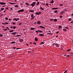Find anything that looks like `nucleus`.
<instances>
[{"label":"nucleus","instance_id":"obj_1","mask_svg":"<svg viewBox=\"0 0 73 73\" xmlns=\"http://www.w3.org/2000/svg\"><path fill=\"white\" fill-rule=\"evenodd\" d=\"M36 2H33L32 4H30V5L33 7L35 6V5L36 4Z\"/></svg>","mask_w":73,"mask_h":73},{"label":"nucleus","instance_id":"obj_2","mask_svg":"<svg viewBox=\"0 0 73 73\" xmlns=\"http://www.w3.org/2000/svg\"><path fill=\"white\" fill-rule=\"evenodd\" d=\"M35 14V15H40L41 14V12L40 11L38 12H36Z\"/></svg>","mask_w":73,"mask_h":73},{"label":"nucleus","instance_id":"obj_3","mask_svg":"<svg viewBox=\"0 0 73 73\" xmlns=\"http://www.w3.org/2000/svg\"><path fill=\"white\" fill-rule=\"evenodd\" d=\"M24 10H23V9H21V10H19L18 11V13H20V12H24Z\"/></svg>","mask_w":73,"mask_h":73},{"label":"nucleus","instance_id":"obj_4","mask_svg":"<svg viewBox=\"0 0 73 73\" xmlns=\"http://www.w3.org/2000/svg\"><path fill=\"white\" fill-rule=\"evenodd\" d=\"M0 4H1V5H5V4H6L5 3L0 2Z\"/></svg>","mask_w":73,"mask_h":73},{"label":"nucleus","instance_id":"obj_5","mask_svg":"<svg viewBox=\"0 0 73 73\" xmlns=\"http://www.w3.org/2000/svg\"><path fill=\"white\" fill-rule=\"evenodd\" d=\"M39 28H43L44 29H45V28L44 27V26H39Z\"/></svg>","mask_w":73,"mask_h":73},{"label":"nucleus","instance_id":"obj_6","mask_svg":"<svg viewBox=\"0 0 73 73\" xmlns=\"http://www.w3.org/2000/svg\"><path fill=\"white\" fill-rule=\"evenodd\" d=\"M19 41L20 42H23V39H21L19 40Z\"/></svg>","mask_w":73,"mask_h":73},{"label":"nucleus","instance_id":"obj_7","mask_svg":"<svg viewBox=\"0 0 73 73\" xmlns=\"http://www.w3.org/2000/svg\"><path fill=\"white\" fill-rule=\"evenodd\" d=\"M30 12H32V13H33V12H35V11L34 10H31L29 11Z\"/></svg>","mask_w":73,"mask_h":73},{"label":"nucleus","instance_id":"obj_8","mask_svg":"<svg viewBox=\"0 0 73 73\" xmlns=\"http://www.w3.org/2000/svg\"><path fill=\"white\" fill-rule=\"evenodd\" d=\"M35 41H38V39H37V37H36L35 38Z\"/></svg>","mask_w":73,"mask_h":73},{"label":"nucleus","instance_id":"obj_9","mask_svg":"<svg viewBox=\"0 0 73 73\" xmlns=\"http://www.w3.org/2000/svg\"><path fill=\"white\" fill-rule=\"evenodd\" d=\"M54 44L55 45H56V46L57 47H58V44H55V43H54Z\"/></svg>","mask_w":73,"mask_h":73},{"label":"nucleus","instance_id":"obj_10","mask_svg":"<svg viewBox=\"0 0 73 73\" xmlns=\"http://www.w3.org/2000/svg\"><path fill=\"white\" fill-rule=\"evenodd\" d=\"M17 33V32H15L14 33H11V35H15Z\"/></svg>","mask_w":73,"mask_h":73},{"label":"nucleus","instance_id":"obj_11","mask_svg":"<svg viewBox=\"0 0 73 73\" xmlns=\"http://www.w3.org/2000/svg\"><path fill=\"white\" fill-rule=\"evenodd\" d=\"M39 36H44V33L42 34H39Z\"/></svg>","mask_w":73,"mask_h":73},{"label":"nucleus","instance_id":"obj_12","mask_svg":"<svg viewBox=\"0 0 73 73\" xmlns=\"http://www.w3.org/2000/svg\"><path fill=\"white\" fill-rule=\"evenodd\" d=\"M50 4H52V3H54V1L53 0H52V1L50 2Z\"/></svg>","mask_w":73,"mask_h":73},{"label":"nucleus","instance_id":"obj_13","mask_svg":"<svg viewBox=\"0 0 73 73\" xmlns=\"http://www.w3.org/2000/svg\"><path fill=\"white\" fill-rule=\"evenodd\" d=\"M30 29H31V30H34V29H36L33 28H31Z\"/></svg>","mask_w":73,"mask_h":73},{"label":"nucleus","instance_id":"obj_14","mask_svg":"<svg viewBox=\"0 0 73 73\" xmlns=\"http://www.w3.org/2000/svg\"><path fill=\"white\" fill-rule=\"evenodd\" d=\"M40 9H41V10H44V9L43 8H42V7H40Z\"/></svg>","mask_w":73,"mask_h":73},{"label":"nucleus","instance_id":"obj_15","mask_svg":"<svg viewBox=\"0 0 73 73\" xmlns=\"http://www.w3.org/2000/svg\"><path fill=\"white\" fill-rule=\"evenodd\" d=\"M38 32H40V33H42V32H43L42 31H41V30H38Z\"/></svg>","mask_w":73,"mask_h":73},{"label":"nucleus","instance_id":"obj_16","mask_svg":"<svg viewBox=\"0 0 73 73\" xmlns=\"http://www.w3.org/2000/svg\"><path fill=\"white\" fill-rule=\"evenodd\" d=\"M63 30L64 31V32H66L67 31V30H66V29H63Z\"/></svg>","mask_w":73,"mask_h":73},{"label":"nucleus","instance_id":"obj_17","mask_svg":"<svg viewBox=\"0 0 73 73\" xmlns=\"http://www.w3.org/2000/svg\"><path fill=\"white\" fill-rule=\"evenodd\" d=\"M15 7H16V8H18L19 7V5H15Z\"/></svg>","mask_w":73,"mask_h":73},{"label":"nucleus","instance_id":"obj_18","mask_svg":"<svg viewBox=\"0 0 73 73\" xmlns=\"http://www.w3.org/2000/svg\"><path fill=\"white\" fill-rule=\"evenodd\" d=\"M14 31V30H11L10 31H9V32H11V33H12V32H13Z\"/></svg>","mask_w":73,"mask_h":73},{"label":"nucleus","instance_id":"obj_19","mask_svg":"<svg viewBox=\"0 0 73 73\" xmlns=\"http://www.w3.org/2000/svg\"><path fill=\"white\" fill-rule=\"evenodd\" d=\"M37 24H41V22L40 21H38L37 22Z\"/></svg>","mask_w":73,"mask_h":73},{"label":"nucleus","instance_id":"obj_20","mask_svg":"<svg viewBox=\"0 0 73 73\" xmlns=\"http://www.w3.org/2000/svg\"><path fill=\"white\" fill-rule=\"evenodd\" d=\"M13 19L14 20H15V21H18V20L16 18H14Z\"/></svg>","mask_w":73,"mask_h":73},{"label":"nucleus","instance_id":"obj_21","mask_svg":"<svg viewBox=\"0 0 73 73\" xmlns=\"http://www.w3.org/2000/svg\"><path fill=\"white\" fill-rule=\"evenodd\" d=\"M54 21H55V22H56V21H57V19H54Z\"/></svg>","mask_w":73,"mask_h":73},{"label":"nucleus","instance_id":"obj_22","mask_svg":"<svg viewBox=\"0 0 73 73\" xmlns=\"http://www.w3.org/2000/svg\"><path fill=\"white\" fill-rule=\"evenodd\" d=\"M35 19V17H32L31 19V20H33V19Z\"/></svg>","mask_w":73,"mask_h":73},{"label":"nucleus","instance_id":"obj_23","mask_svg":"<svg viewBox=\"0 0 73 73\" xmlns=\"http://www.w3.org/2000/svg\"><path fill=\"white\" fill-rule=\"evenodd\" d=\"M9 3H10V4H12V5L15 4H16V3H11V2H10Z\"/></svg>","mask_w":73,"mask_h":73},{"label":"nucleus","instance_id":"obj_24","mask_svg":"<svg viewBox=\"0 0 73 73\" xmlns=\"http://www.w3.org/2000/svg\"><path fill=\"white\" fill-rule=\"evenodd\" d=\"M16 42H15V41H14V42H11V44H15V43Z\"/></svg>","mask_w":73,"mask_h":73},{"label":"nucleus","instance_id":"obj_25","mask_svg":"<svg viewBox=\"0 0 73 73\" xmlns=\"http://www.w3.org/2000/svg\"><path fill=\"white\" fill-rule=\"evenodd\" d=\"M45 43L44 42H42L40 43V45H42V44H44Z\"/></svg>","mask_w":73,"mask_h":73},{"label":"nucleus","instance_id":"obj_26","mask_svg":"<svg viewBox=\"0 0 73 73\" xmlns=\"http://www.w3.org/2000/svg\"><path fill=\"white\" fill-rule=\"evenodd\" d=\"M5 20H8V18L7 17H6L5 18Z\"/></svg>","mask_w":73,"mask_h":73},{"label":"nucleus","instance_id":"obj_27","mask_svg":"<svg viewBox=\"0 0 73 73\" xmlns=\"http://www.w3.org/2000/svg\"><path fill=\"white\" fill-rule=\"evenodd\" d=\"M1 11H3L4 9V8H1Z\"/></svg>","mask_w":73,"mask_h":73},{"label":"nucleus","instance_id":"obj_28","mask_svg":"<svg viewBox=\"0 0 73 73\" xmlns=\"http://www.w3.org/2000/svg\"><path fill=\"white\" fill-rule=\"evenodd\" d=\"M5 24H6V25H7L8 24V23L7 22H5Z\"/></svg>","mask_w":73,"mask_h":73},{"label":"nucleus","instance_id":"obj_29","mask_svg":"<svg viewBox=\"0 0 73 73\" xmlns=\"http://www.w3.org/2000/svg\"><path fill=\"white\" fill-rule=\"evenodd\" d=\"M16 26H14L13 27V29H16Z\"/></svg>","mask_w":73,"mask_h":73},{"label":"nucleus","instance_id":"obj_30","mask_svg":"<svg viewBox=\"0 0 73 73\" xmlns=\"http://www.w3.org/2000/svg\"><path fill=\"white\" fill-rule=\"evenodd\" d=\"M40 4V2H37L36 5H38Z\"/></svg>","mask_w":73,"mask_h":73},{"label":"nucleus","instance_id":"obj_31","mask_svg":"<svg viewBox=\"0 0 73 73\" xmlns=\"http://www.w3.org/2000/svg\"><path fill=\"white\" fill-rule=\"evenodd\" d=\"M72 20V19L71 18H69L68 19V21H71Z\"/></svg>","mask_w":73,"mask_h":73},{"label":"nucleus","instance_id":"obj_32","mask_svg":"<svg viewBox=\"0 0 73 73\" xmlns=\"http://www.w3.org/2000/svg\"><path fill=\"white\" fill-rule=\"evenodd\" d=\"M60 18V19H61V18H62V16H61V15H60L59 16Z\"/></svg>","mask_w":73,"mask_h":73},{"label":"nucleus","instance_id":"obj_33","mask_svg":"<svg viewBox=\"0 0 73 73\" xmlns=\"http://www.w3.org/2000/svg\"><path fill=\"white\" fill-rule=\"evenodd\" d=\"M60 13L61 14V15H62L63 14V13L62 12V11Z\"/></svg>","mask_w":73,"mask_h":73},{"label":"nucleus","instance_id":"obj_34","mask_svg":"<svg viewBox=\"0 0 73 73\" xmlns=\"http://www.w3.org/2000/svg\"><path fill=\"white\" fill-rule=\"evenodd\" d=\"M3 34L0 35V37H3Z\"/></svg>","mask_w":73,"mask_h":73},{"label":"nucleus","instance_id":"obj_35","mask_svg":"<svg viewBox=\"0 0 73 73\" xmlns=\"http://www.w3.org/2000/svg\"><path fill=\"white\" fill-rule=\"evenodd\" d=\"M59 28H62V26H59Z\"/></svg>","mask_w":73,"mask_h":73},{"label":"nucleus","instance_id":"obj_36","mask_svg":"<svg viewBox=\"0 0 73 73\" xmlns=\"http://www.w3.org/2000/svg\"><path fill=\"white\" fill-rule=\"evenodd\" d=\"M70 57L69 55H67L66 57Z\"/></svg>","mask_w":73,"mask_h":73},{"label":"nucleus","instance_id":"obj_37","mask_svg":"<svg viewBox=\"0 0 73 73\" xmlns=\"http://www.w3.org/2000/svg\"><path fill=\"white\" fill-rule=\"evenodd\" d=\"M20 36H21V35H17V37H20Z\"/></svg>","mask_w":73,"mask_h":73},{"label":"nucleus","instance_id":"obj_38","mask_svg":"<svg viewBox=\"0 0 73 73\" xmlns=\"http://www.w3.org/2000/svg\"><path fill=\"white\" fill-rule=\"evenodd\" d=\"M6 10H8V7H7L5 8Z\"/></svg>","mask_w":73,"mask_h":73},{"label":"nucleus","instance_id":"obj_39","mask_svg":"<svg viewBox=\"0 0 73 73\" xmlns=\"http://www.w3.org/2000/svg\"><path fill=\"white\" fill-rule=\"evenodd\" d=\"M3 31H7V29H3Z\"/></svg>","mask_w":73,"mask_h":73},{"label":"nucleus","instance_id":"obj_40","mask_svg":"<svg viewBox=\"0 0 73 73\" xmlns=\"http://www.w3.org/2000/svg\"><path fill=\"white\" fill-rule=\"evenodd\" d=\"M60 6H61V7H62L63 6V5L62 4H60Z\"/></svg>","mask_w":73,"mask_h":73},{"label":"nucleus","instance_id":"obj_41","mask_svg":"<svg viewBox=\"0 0 73 73\" xmlns=\"http://www.w3.org/2000/svg\"><path fill=\"white\" fill-rule=\"evenodd\" d=\"M35 32H36V33H38L39 32H38V31H36Z\"/></svg>","mask_w":73,"mask_h":73},{"label":"nucleus","instance_id":"obj_42","mask_svg":"<svg viewBox=\"0 0 73 73\" xmlns=\"http://www.w3.org/2000/svg\"><path fill=\"white\" fill-rule=\"evenodd\" d=\"M21 49V48H16V50H17V49Z\"/></svg>","mask_w":73,"mask_h":73},{"label":"nucleus","instance_id":"obj_43","mask_svg":"<svg viewBox=\"0 0 73 73\" xmlns=\"http://www.w3.org/2000/svg\"><path fill=\"white\" fill-rule=\"evenodd\" d=\"M33 44H35V45H36V43L35 42H34L33 43Z\"/></svg>","mask_w":73,"mask_h":73},{"label":"nucleus","instance_id":"obj_44","mask_svg":"<svg viewBox=\"0 0 73 73\" xmlns=\"http://www.w3.org/2000/svg\"><path fill=\"white\" fill-rule=\"evenodd\" d=\"M55 13H57V10H56L54 11Z\"/></svg>","mask_w":73,"mask_h":73},{"label":"nucleus","instance_id":"obj_45","mask_svg":"<svg viewBox=\"0 0 73 73\" xmlns=\"http://www.w3.org/2000/svg\"><path fill=\"white\" fill-rule=\"evenodd\" d=\"M67 51L68 52H69V51H70V49L68 50H67Z\"/></svg>","mask_w":73,"mask_h":73},{"label":"nucleus","instance_id":"obj_46","mask_svg":"<svg viewBox=\"0 0 73 73\" xmlns=\"http://www.w3.org/2000/svg\"><path fill=\"white\" fill-rule=\"evenodd\" d=\"M31 17H33V14L31 15Z\"/></svg>","mask_w":73,"mask_h":73},{"label":"nucleus","instance_id":"obj_47","mask_svg":"<svg viewBox=\"0 0 73 73\" xmlns=\"http://www.w3.org/2000/svg\"><path fill=\"white\" fill-rule=\"evenodd\" d=\"M50 21H53V19H50Z\"/></svg>","mask_w":73,"mask_h":73},{"label":"nucleus","instance_id":"obj_48","mask_svg":"<svg viewBox=\"0 0 73 73\" xmlns=\"http://www.w3.org/2000/svg\"><path fill=\"white\" fill-rule=\"evenodd\" d=\"M46 5H47V6H48L49 5H48V3H46Z\"/></svg>","mask_w":73,"mask_h":73},{"label":"nucleus","instance_id":"obj_49","mask_svg":"<svg viewBox=\"0 0 73 73\" xmlns=\"http://www.w3.org/2000/svg\"><path fill=\"white\" fill-rule=\"evenodd\" d=\"M26 5H29L28 4V3H26Z\"/></svg>","mask_w":73,"mask_h":73},{"label":"nucleus","instance_id":"obj_50","mask_svg":"<svg viewBox=\"0 0 73 73\" xmlns=\"http://www.w3.org/2000/svg\"><path fill=\"white\" fill-rule=\"evenodd\" d=\"M6 28V29H9H9H9L8 28V27H7Z\"/></svg>","mask_w":73,"mask_h":73},{"label":"nucleus","instance_id":"obj_51","mask_svg":"<svg viewBox=\"0 0 73 73\" xmlns=\"http://www.w3.org/2000/svg\"><path fill=\"white\" fill-rule=\"evenodd\" d=\"M52 9L54 10V9H55V8H52Z\"/></svg>","mask_w":73,"mask_h":73},{"label":"nucleus","instance_id":"obj_52","mask_svg":"<svg viewBox=\"0 0 73 73\" xmlns=\"http://www.w3.org/2000/svg\"><path fill=\"white\" fill-rule=\"evenodd\" d=\"M13 25H15V22H14L13 23Z\"/></svg>","mask_w":73,"mask_h":73},{"label":"nucleus","instance_id":"obj_53","mask_svg":"<svg viewBox=\"0 0 73 73\" xmlns=\"http://www.w3.org/2000/svg\"><path fill=\"white\" fill-rule=\"evenodd\" d=\"M66 72H67V70H66V71H65L64 72V73H66Z\"/></svg>","mask_w":73,"mask_h":73},{"label":"nucleus","instance_id":"obj_54","mask_svg":"<svg viewBox=\"0 0 73 73\" xmlns=\"http://www.w3.org/2000/svg\"><path fill=\"white\" fill-rule=\"evenodd\" d=\"M21 24H22V23H20L19 24V25H21Z\"/></svg>","mask_w":73,"mask_h":73},{"label":"nucleus","instance_id":"obj_55","mask_svg":"<svg viewBox=\"0 0 73 73\" xmlns=\"http://www.w3.org/2000/svg\"><path fill=\"white\" fill-rule=\"evenodd\" d=\"M55 9H58V8L56 7V8H55Z\"/></svg>","mask_w":73,"mask_h":73},{"label":"nucleus","instance_id":"obj_56","mask_svg":"<svg viewBox=\"0 0 73 73\" xmlns=\"http://www.w3.org/2000/svg\"><path fill=\"white\" fill-rule=\"evenodd\" d=\"M65 28H66V29H68V28L67 27H65Z\"/></svg>","mask_w":73,"mask_h":73},{"label":"nucleus","instance_id":"obj_57","mask_svg":"<svg viewBox=\"0 0 73 73\" xmlns=\"http://www.w3.org/2000/svg\"><path fill=\"white\" fill-rule=\"evenodd\" d=\"M37 24V22L34 23L33 24Z\"/></svg>","mask_w":73,"mask_h":73},{"label":"nucleus","instance_id":"obj_58","mask_svg":"<svg viewBox=\"0 0 73 73\" xmlns=\"http://www.w3.org/2000/svg\"><path fill=\"white\" fill-rule=\"evenodd\" d=\"M58 33H59V32H58V31H57V32H56V33L57 34Z\"/></svg>","mask_w":73,"mask_h":73},{"label":"nucleus","instance_id":"obj_59","mask_svg":"<svg viewBox=\"0 0 73 73\" xmlns=\"http://www.w3.org/2000/svg\"><path fill=\"white\" fill-rule=\"evenodd\" d=\"M10 9H11V10H13V9L12 8H10Z\"/></svg>","mask_w":73,"mask_h":73},{"label":"nucleus","instance_id":"obj_60","mask_svg":"<svg viewBox=\"0 0 73 73\" xmlns=\"http://www.w3.org/2000/svg\"><path fill=\"white\" fill-rule=\"evenodd\" d=\"M58 37V35H56V37Z\"/></svg>","mask_w":73,"mask_h":73},{"label":"nucleus","instance_id":"obj_61","mask_svg":"<svg viewBox=\"0 0 73 73\" xmlns=\"http://www.w3.org/2000/svg\"><path fill=\"white\" fill-rule=\"evenodd\" d=\"M17 19L18 20H20V19H19V18H18Z\"/></svg>","mask_w":73,"mask_h":73},{"label":"nucleus","instance_id":"obj_62","mask_svg":"<svg viewBox=\"0 0 73 73\" xmlns=\"http://www.w3.org/2000/svg\"><path fill=\"white\" fill-rule=\"evenodd\" d=\"M5 12H6V10H5V11H3V12H4V13H5Z\"/></svg>","mask_w":73,"mask_h":73},{"label":"nucleus","instance_id":"obj_63","mask_svg":"<svg viewBox=\"0 0 73 73\" xmlns=\"http://www.w3.org/2000/svg\"><path fill=\"white\" fill-rule=\"evenodd\" d=\"M73 23V21H72L70 22V23Z\"/></svg>","mask_w":73,"mask_h":73},{"label":"nucleus","instance_id":"obj_64","mask_svg":"<svg viewBox=\"0 0 73 73\" xmlns=\"http://www.w3.org/2000/svg\"><path fill=\"white\" fill-rule=\"evenodd\" d=\"M71 16H73V13L71 15Z\"/></svg>","mask_w":73,"mask_h":73}]
</instances>
